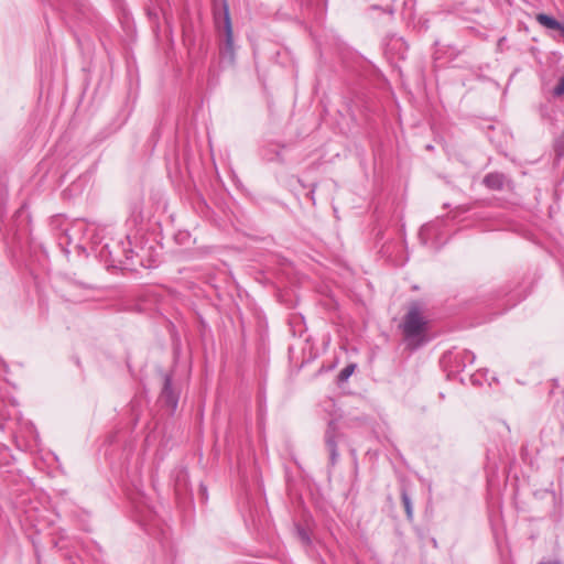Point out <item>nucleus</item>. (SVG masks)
Wrapping results in <instances>:
<instances>
[{
  "label": "nucleus",
  "instance_id": "1",
  "mask_svg": "<svg viewBox=\"0 0 564 564\" xmlns=\"http://www.w3.org/2000/svg\"><path fill=\"white\" fill-rule=\"evenodd\" d=\"M404 341L410 349H417L426 341V321L417 305L410 307L401 325Z\"/></svg>",
  "mask_w": 564,
  "mask_h": 564
},
{
  "label": "nucleus",
  "instance_id": "2",
  "mask_svg": "<svg viewBox=\"0 0 564 564\" xmlns=\"http://www.w3.org/2000/svg\"><path fill=\"white\" fill-rule=\"evenodd\" d=\"M214 15L218 31H224L225 34L224 44L220 47V55L223 58L232 63L235 58L234 34L229 7L226 0H221V12L215 10Z\"/></svg>",
  "mask_w": 564,
  "mask_h": 564
},
{
  "label": "nucleus",
  "instance_id": "3",
  "mask_svg": "<svg viewBox=\"0 0 564 564\" xmlns=\"http://www.w3.org/2000/svg\"><path fill=\"white\" fill-rule=\"evenodd\" d=\"M476 356L473 351L463 349L456 351H447L442 357L444 366H451V372H459L475 362Z\"/></svg>",
  "mask_w": 564,
  "mask_h": 564
},
{
  "label": "nucleus",
  "instance_id": "4",
  "mask_svg": "<svg viewBox=\"0 0 564 564\" xmlns=\"http://www.w3.org/2000/svg\"><path fill=\"white\" fill-rule=\"evenodd\" d=\"M163 379L164 382L160 395V401L173 413L175 412L178 404V392L173 388L171 375L165 373Z\"/></svg>",
  "mask_w": 564,
  "mask_h": 564
},
{
  "label": "nucleus",
  "instance_id": "5",
  "mask_svg": "<svg viewBox=\"0 0 564 564\" xmlns=\"http://www.w3.org/2000/svg\"><path fill=\"white\" fill-rule=\"evenodd\" d=\"M339 436L337 422L335 420H330L328 422L326 432H325V443L329 451V460L334 466L338 459V451H337V438Z\"/></svg>",
  "mask_w": 564,
  "mask_h": 564
},
{
  "label": "nucleus",
  "instance_id": "6",
  "mask_svg": "<svg viewBox=\"0 0 564 564\" xmlns=\"http://www.w3.org/2000/svg\"><path fill=\"white\" fill-rule=\"evenodd\" d=\"M482 184L491 191H501L511 185V181L500 172H491L485 175Z\"/></svg>",
  "mask_w": 564,
  "mask_h": 564
},
{
  "label": "nucleus",
  "instance_id": "7",
  "mask_svg": "<svg viewBox=\"0 0 564 564\" xmlns=\"http://www.w3.org/2000/svg\"><path fill=\"white\" fill-rule=\"evenodd\" d=\"M536 21L547 30L557 31L564 36V23L560 22L555 18L545 13H539L535 17Z\"/></svg>",
  "mask_w": 564,
  "mask_h": 564
},
{
  "label": "nucleus",
  "instance_id": "8",
  "mask_svg": "<svg viewBox=\"0 0 564 564\" xmlns=\"http://www.w3.org/2000/svg\"><path fill=\"white\" fill-rule=\"evenodd\" d=\"M98 254L106 263H110L111 265H115L117 262H122L118 252H113L108 243H105L100 247Z\"/></svg>",
  "mask_w": 564,
  "mask_h": 564
},
{
  "label": "nucleus",
  "instance_id": "9",
  "mask_svg": "<svg viewBox=\"0 0 564 564\" xmlns=\"http://www.w3.org/2000/svg\"><path fill=\"white\" fill-rule=\"evenodd\" d=\"M262 155L267 161L283 162L281 152L279 151L278 145L274 144L270 145L268 149H264Z\"/></svg>",
  "mask_w": 564,
  "mask_h": 564
},
{
  "label": "nucleus",
  "instance_id": "10",
  "mask_svg": "<svg viewBox=\"0 0 564 564\" xmlns=\"http://www.w3.org/2000/svg\"><path fill=\"white\" fill-rule=\"evenodd\" d=\"M401 500H402V505H403L404 510H405L406 518L409 520H412L413 519L412 500H411L409 494L406 492V490H404V489L401 491Z\"/></svg>",
  "mask_w": 564,
  "mask_h": 564
},
{
  "label": "nucleus",
  "instance_id": "11",
  "mask_svg": "<svg viewBox=\"0 0 564 564\" xmlns=\"http://www.w3.org/2000/svg\"><path fill=\"white\" fill-rule=\"evenodd\" d=\"M355 369H356V365H354V364L347 365L345 368H343L339 371V373L337 376V382L338 383L346 382L350 378V376L354 373Z\"/></svg>",
  "mask_w": 564,
  "mask_h": 564
},
{
  "label": "nucleus",
  "instance_id": "12",
  "mask_svg": "<svg viewBox=\"0 0 564 564\" xmlns=\"http://www.w3.org/2000/svg\"><path fill=\"white\" fill-rule=\"evenodd\" d=\"M552 96L554 98L564 96V74L558 78L557 84L552 89Z\"/></svg>",
  "mask_w": 564,
  "mask_h": 564
},
{
  "label": "nucleus",
  "instance_id": "13",
  "mask_svg": "<svg viewBox=\"0 0 564 564\" xmlns=\"http://www.w3.org/2000/svg\"><path fill=\"white\" fill-rule=\"evenodd\" d=\"M296 532H297V535L302 540L303 543H305V544H310L311 543L310 535L305 531V529H303L302 527L299 525V527H296Z\"/></svg>",
  "mask_w": 564,
  "mask_h": 564
},
{
  "label": "nucleus",
  "instance_id": "14",
  "mask_svg": "<svg viewBox=\"0 0 564 564\" xmlns=\"http://www.w3.org/2000/svg\"><path fill=\"white\" fill-rule=\"evenodd\" d=\"M10 419H11V412L9 410L1 411V413H0V430L1 431H4L7 429V424L4 423V421L10 420Z\"/></svg>",
  "mask_w": 564,
  "mask_h": 564
},
{
  "label": "nucleus",
  "instance_id": "15",
  "mask_svg": "<svg viewBox=\"0 0 564 564\" xmlns=\"http://www.w3.org/2000/svg\"><path fill=\"white\" fill-rule=\"evenodd\" d=\"M121 251L123 253L124 259L130 260L132 258L133 251L129 249L124 243H122Z\"/></svg>",
  "mask_w": 564,
  "mask_h": 564
},
{
  "label": "nucleus",
  "instance_id": "16",
  "mask_svg": "<svg viewBox=\"0 0 564 564\" xmlns=\"http://www.w3.org/2000/svg\"><path fill=\"white\" fill-rule=\"evenodd\" d=\"M430 230H431V226L425 225V226H423V227H422V229H421V235H423V234H425V232H429Z\"/></svg>",
  "mask_w": 564,
  "mask_h": 564
},
{
  "label": "nucleus",
  "instance_id": "17",
  "mask_svg": "<svg viewBox=\"0 0 564 564\" xmlns=\"http://www.w3.org/2000/svg\"><path fill=\"white\" fill-rule=\"evenodd\" d=\"M68 285L69 286H74V288H82L83 284H76V283H72V282H68Z\"/></svg>",
  "mask_w": 564,
  "mask_h": 564
},
{
  "label": "nucleus",
  "instance_id": "18",
  "mask_svg": "<svg viewBox=\"0 0 564 564\" xmlns=\"http://www.w3.org/2000/svg\"><path fill=\"white\" fill-rule=\"evenodd\" d=\"M159 6H161V3L164 1V0H154Z\"/></svg>",
  "mask_w": 564,
  "mask_h": 564
}]
</instances>
